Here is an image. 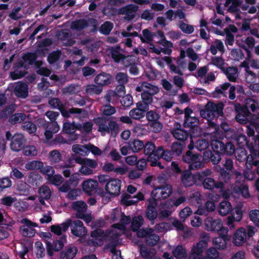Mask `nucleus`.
Wrapping results in <instances>:
<instances>
[{
  "label": "nucleus",
  "instance_id": "1",
  "mask_svg": "<svg viewBox=\"0 0 259 259\" xmlns=\"http://www.w3.org/2000/svg\"><path fill=\"white\" fill-rule=\"evenodd\" d=\"M208 246V243L205 240H200L192 247L189 259H217L219 256L218 250L210 247L206 251V256L202 255L203 252Z\"/></svg>",
  "mask_w": 259,
  "mask_h": 259
},
{
  "label": "nucleus",
  "instance_id": "2",
  "mask_svg": "<svg viewBox=\"0 0 259 259\" xmlns=\"http://www.w3.org/2000/svg\"><path fill=\"white\" fill-rule=\"evenodd\" d=\"M234 109L237 113L235 119L237 122L242 124H249L255 128L259 126V113L246 112L239 103H234Z\"/></svg>",
  "mask_w": 259,
  "mask_h": 259
},
{
  "label": "nucleus",
  "instance_id": "3",
  "mask_svg": "<svg viewBox=\"0 0 259 259\" xmlns=\"http://www.w3.org/2000/svg\"><path fill=\"white\" fill-rule=\"evenodd\" d=\"M224 104L222 102L217 103L208 101L204 106V108L200 111V116L207 120H212L223 115Z\"/></svg>",
  "mask_w": 259,
  "mask_h": 259
},
{
  "label": "nucleus",
  "instance_id": "4",
  "mask_svg": "<svg viewBox=\"0 0 259 259\" xmlns=\"http://www.w3.org/2000/svg\"><path fill=\"white\" fill-rule=\"evenodd\" d=\"M182 160L188 164L189 170H198L204 167L203 157L198 152L187 151L182 156Z\"/></svg>",
  "mask_w": 259,
  "mask_h": 259
},
{
  "label": "nucleus",
  "instance_id": "5",
  "mask_svg": "<svg viewBox=\"0 0 259 259\" xmlns=\"http://www.w3.org/2000/svg\"><path fill=\"white\" fill-rule=\"evenodd\" d=\"M212 150L220 152L221 154L231 155L235 152V147L231 142L225 143L220 140H212L211 142Z\"/></svg>",
  "mask_w": 259,
  "mask_h": 259
},
{
  "label": "nucleus",
  "instance_id": "6",
  "mask_svg": "<svg viewBox=\"0 0 259 259\" xmlns=\"http://www.w3.org/2000/svg\"><path fill=\"white\" fill-rule=\"evenodd\" d=\"M172 193V187L170 185L157 186L151 193V197L156 202L167 198Z\"/></svg>",
  "mask_w": 259,
  "mask_h": 259
},
{
  "label": "nucleus",
  "instance_id": "7",
  "mask_svg": "<svg viewBox=\"0 0 259 259\" xmlns=\"http://www.w3.org/2000/svg\"><path fill=\"white\" fill-rule=\"evenodd\" d=\"M205 226L208 231L223 232L228 233L227 227H223V224L220 219H213L211 217H207L204 222Z\"/></svg>",
  "mask_w": 259,
  "mask_h": 259
},
{
  "label": "nucleus",
  "instance_id": "8",
  "mask_svg": "<svg viewBox=\"0 0 259 259\" xmlns=\"http://www.w3.org/2000/svg\"><path fill=\"white\" fill-rule=\"evenodd\" d=\"M121 181L116 178L110 179L105 185L106 193L113 196H117L120 193Z\"/></svg>",
  "mask_w": 259,
  "mask_h": 259
},
{
  "label": "nucleus",
  "instance_id": "9",
  "mask_svg": "<svg viewBox=\"0 0 259 259\" xmlns=\"http://www.w3.org/2000/svg\"><path fill=\"white\" fill-rule=\"evenodd\" d=\"M199 123L198 118L194 116H191L185 119L184 126L190 128V136L191 138L192 137H197L199 135L198 132Z\"/></svg>",
  "mask_w": 259,
  "mask_h": 259
},
{
  "label": "nucleus",
  "instance_id": "10",
  "mask_svg": "<svg viewBox=\"0 0 259 259\" xmlns=\"http://www.w3.org/2000/svg\"><path fill=\"white\" fill-rule=\"evenodd\" d=\"M229 88V98L231 100H233L236 98V87L232 85L229 82H225L222 84L216 87L214 94H221L226 97L227 92L225 91Z\"/></svg>",
  "mask_w": 259,
  "mask_h": 259
},
{
  "label": "nucleus",
  "instance_id": "11",
  "mask_svg": "<svg viewBox=\"0 0 259 259\" xmlns=\"http://www.w3.org/2000/svg\"><path fill=\"white\" fill-rule=\"evenodd\" d=\"M138 7L134 4H128L118 10V14L125 15L123 17L124 20L130 21L135 17V13L137 11Z\"/></svg>",
  "mask_w": 259,
  "mask_h": 259
},
{
  "label": "nucleus",
  "instance_id": "12",
  "mask_svg": "<svg viewBox=\"0 0 259 259\" xmlns=\"http://www.w3.org/2000/svg\"><path fill=\"white\" fill-rule=\"evenodd\" d=\"M147 201L148 203L146 210L145 217L153 224L154 221L158 216V212L156 209L158 202L153 199H148Z\"/></svg>",
  "mask_w": 259,
  "mask_h": 259
},
{
  "label": "nucleus",
  "instance_id": "13",
  "mask_svg": "<svg viewBox=\"0 0 259 259\" xmlns=\"http://www.w3.org/2000/svg\"><path fill=\"white\" fill-rule=\"evenodd\" d=\"M144 195L143 193L139 192L136 195L134 196L133 198H136V200L132 199V196L126 193H123L121 197V203L126 206H129L137 204L140 201L144 199Z\"/></svg>",
  "mask_w": 259,
  "mask_h": 259
},
{
  "label": "nucleus",
  "instance_id": "14",
  "mask_svg": "<svg viewBox=\"0 0 259 259\" xmlns=\"http://www.w3.org/2000/svg\"><path fill=\"white\" fill-rule=\"evenodd\" d=\"M70 227L71 233L76 237H84L87 234V229L84 227L82 222L80 220L72 221Z\"/></svg>",
  "mask_w": 259,
  "mask_h": 259
},
{
  "label": "nucleus",
  "instance_id": "15",
  "mask_svg": "<svg viewBox=\"0 0 259 259\" xmlns=\"http://www.w3.org/2000/svg\"><path fill=\"white\" fill-rule=\"evenodd\" d=\"M26 139L21 134H16L13 136V139L11 142L10 147L13 151L19 152L25 146Z\"/></svg>",
  "mask_w": 259,
  "mask_h": 259
},
{
  "label": "nucleus",
  "instance_id": "16",
  "mask_svg": "<svg viewBox=\"0 0 259 259\" xmlns=\"http://www.w3.org/2000/svg\"><path fill=\"white\" fill-rule=\"evenodd\" d=\"M221 153L215 150L212 151H205L203 153V160L206 162H211L215 165L218 164L221 160Z\"/></svg>",
  "mask_w": 259,
  "mask_h": 259
},
{
  "label": "nucleus",
  "instance_id": "17",
  "mask_svg": "<svg viewBox=\"0 0 259 259\" xmlns=\"http://www.w3.org/2000/svg\"><path fill=\"white\" fill-rule=\"evenodd\" d=\"M245 147H239L235 149V152L234 154H235L236 159L238 161L240 162L246 161L247 163L251 164L255 157H252V160L250 158L252 157L251 153H250L249 155H247V152Z\"/></svg>",
  "mask_w": 259,
  "mask_h": 259
},
{
  "label": "nucleus",
  "instance_id": "18",
  "mask_svg": "<svg viewBox=\"0 0 259 259\" xmlns=\"http://www.w3.org/2000/svg\"><path fill=\"white\" fill-rule=\"evenodd\" d=\"M247 149L251 153V159L252 160L253 157H256L259 156V135L253 136L251 140L249 139Z\"/></svg>",
  "mask_w": 259,
  "mask_h": 259
},
{
  "label": "nucleus",
  "instance_id": "19",
  "mask_svg": "<svg viewBox=\"0 0 259 259\" xmlns=\"http://www.w3.org/2000/svg\"><path fill=\"white\" fill-rule=\"evenodd\" d=\"M191 170H185L182 173L181 182L185 187H189L193 186L196 182L197 176L193 175L190 171Z\"/></svg>",
  "mask_w": 259,
  "mask_h": 259
},
{
  "label": "nucleus",
  "instance_id": "20",
  "mask_svg": "<svg viewBox=\"0 0 259 259\" xmlns=\"http://www.w3.org/2000/svg\"><path fill=\"white\" fill-rule=\"evenodd\" d=\"M115 118L108 119V125H103V132L107 134L111 133L113 137H116L119 132V127L116 121L114 120Z\"/></svg>",
  "mask_w": 259,
  "mask_h": 259
},
{
  "label": "nucleus",
  "instance_id": "21",
  "mask_svg": "<svg viewBox=\"0 0 259 259\" xmlns=\"http://www.w3.org/2000/svg\"><path fill=\"white\" fill-rule=\"evenodd\" d=\"M72 220L67 219L61 224L53 225L50 227L51 231L58 236H61L62 232H65L71 225Z\"/></svg>",
  "mask_w": 259,
  "mask_h": 259
},
{
  "label": "nucleus",
  "instance_id": "22",
  "mask_svg": "<svg viewBox=\"0 0 259 259\" xmlns=\"http://www.w3.org/2000/svg\"><path fill=\"white\" fill-rule=\"evenodd\" d=\"M81 185L83 191L88 195L91 196L93 193L96 192L98 183L93 179H88L84 181Z\"/></svg>",
  "mask_w": 259,
  "mask_h": 259
},
{
  "label": "nucleus",
  "instance_id": "23",
  "mask_svg": "<svg viewBox=\"0 0 259 259\" xmlns=\"http://www.w3.org/2000/svg\"><path fill=\"white\" fill-rule=\"evenodd\" d=\"M14 94L18 98L25 99L28 96V87L23 82L19 81L14 88Z\"/></svg>",
  "mask_w": 259,
  "mask_h": 259
},
{
  "label": "nucleus",
  "instance_id": "24",
  "mask_svg": "<svg viewBox=\"0 0 259 259\" xmlns=\"http://www.w3.org/2000/svg\"><path fill=\"white\" fill-rule=\"evenodd\" d=\"M181 126L180 124L177 123L176 128L173 129L171 133L176 139L184 143V141L190 136V133L182 129Z\"/></svg>",
  "mask_w": 259,
  "mask_h": 259
},
{
  "label": "nucleus",
  "instance_id": "25",
  "mask_svg": "<svg viewBox=\"0 0 259 259\" xmlns=\"http://www.w3.org/2000/svg\"><path fill=\"white\" fill-rule=\"evenodd\" d=\"M247 236L245 229L240 228L237 230L235 233L233 238V241L235 245L239 246L245 242Z\"/></svg>",
  "mask_w": 259,
  "mask_h": 259
},
{
  "label": "nucleus",
  "instance_id": "26",
  "mask_svg": "<svg viewBox=\"0 0 259 259\" xmlns=\"http://www.w3.org/2000/svg\"><path fill=\"white\" fill-rule=\"evenodd\" d=\"M73 161L79 164L86 165L91 169L95 168L98 166V163L96 160L87 158H82L78 156H75L69 159V162L72 163Z\"/></svg>",
  "mask_w": 259,
  "mask_h": 259
},
{
  "label": "nucleus",
  "instance_id": "27",
  "mask_svg": "<svg viewBox=\"0 0 259 259\" xmlns=\"http://www.w3.org/2000/svg\"><path fill=\"white\" fill-rule=\"evenodd\" d=\"M144 153L145 155H148L147 161H151V159L154 156H158L157 153V149L154 143L151 141L147 142L144 144L143 147ZM157 158L158 157H156Z\"/></svg>",
  "mask_w": 259,
  "mask_h": 259
},
{
  "label": "nucleus",
  "instance_id": "28",
  "mask_svg": "<svg viewBox=\"0 0 259 259\" xmlns=\"http://www.w3.org/2000/svg\"><path fill=\"white\" fill-rule=\"evenodd\" d=\"M22 58L28 66L34 64L36 67H39L41 64L40 61H36L37 55L36 53L27 52L24 53Z\"/></svg>",
  "mask_w": 259,
  "mask_h": 259
},
{
  "label": "nucleus",
  "instance_id": "29",
  "mask_svg": "<svg viewBox=\"0 0 259 259\" xmlns=\"http://www.w3.org/2000/svg\"><path fill=\"white\" fill-rule=\"evenodd\" d=\"M219 234V236L215 237L213 239V243L215 247L219 249H224L226 247L227 241L229 240V237L227 233L223 234L224 232H222Z\"/></svg>",
  "mask_w": 259,
  "mask_h": 259
},
{
  "label": "nucleus",
  "instance_id": "30",
  "mask_svg": "<svg viewBox=\"0 0 259 259\" xmlns=\"http://www.w3.org/2000/svg\"><path fill=\"white\" fill-rule=\"evenodd\" d=\"M156 152L158 153L157 158H162L167 162L170 161L175 156L171 149H165L162 146H159Z\"/></svg>",
  "mask_w": 259,
  "mask_h": 259
},
{
  "label": "nucleus",
  "instance_id": "31",
  "mask_svg": "<svg viewBox=\"0 0 259 259\" xmlns=\"http://www.w3.org/2000/svg\"><path fill=\"white\" fill-rule=\"evenodd\" d=\"M42 178L40 175L36 171L29 173L27 179V183L32 186L38 187L42 182Z\"/></svg>",
  "mask_w": 259,
  "mask_h": 259
},
{
  "label": "nucleus",
  "instance_id": "32",
  "mask_svg": "<svg viewBox=\"0 0 259 259\" xmlns=\"http://www.w3.org/2000/svg\"><path fill=\"white\" fill-rule=\"evenodd\" d=\"M78 250L75 246H67L60 253V259H73Z\"/></svg>",
  "mask_w": 259,
  "mask_h": 259
},
{
  "label": "nucleus",
  "instance_id": "33",
  "mask_svg": "<svg viewBox=\"0 0 259 259\" xmlns=\"http://www.w3.org/2000/svg\"><path fill=\"white\" fill-rule=\"evenodd\" d=\"M142 101L138 102L139 106L149 109V105L153 102V96L149 91H144L141 94Z\"/></svg>",
  "mask_w": 259,
  "mask_h": 259
},
{
  "label": "nucleus",
  "instance_id": "34",
  "mask_svg": "<svg viewBox=\"0 0 259 259\" xmlns=\"http://www.w3.org/2000/svg\"><path fill=\"white\" fill-rule=\"evenodd\" d=\"M62 131L65 134L70 135L69 139L71 141H75L78 138L77 135L74 133V122H72V123L64 122Z\"/></svg>",
  "mask_w": 259,
  "mask_h": 259
},
{
  "label": "nucleus",
  "instance_id": "35",
  "mask_svg": "<svg viewBox=\"0 0 259 259\" xmlns=\"http://www.w3.org/2000/svg\"><path fill=\"white\" fill-rule=\"evenodd\" d=\"M95 83L100 86H105L111 83V76L106 73H102L97 75L95 78Z\"/></svg>",
  "mask_w": 259,
  "mask_h": 259
},
{
  "label": "nucleus",
  "instance_id": "36",
  "mask_svg": "<svg viewBox=\"0 0 259 259\" xmlns=\"http://www.w3.org/2000/svg\"><path fill=\"white\" fill-rule=\"evenodd\" d=\"M242 107L246 112H250L249 109L254 112L258 108V103L253 99L247 98L244 99V104L242 105Z\"/></svg>",
  "mask_w": 259,
  "mask_h": 259
},
{
  "label": "nucleus",
  "instance_id": "37",
  "mask_svg": "<svg viewBox=\"0 0 259 259\" xmlns=\"http://www.w3.org/2000/svg\"><path fill=\"white\" fill-rule=\"evenodd\" d=\"M148 109L139 106L137 103V108L131 110L129 113L130 117L136 120H140L145 116V112Z\"/></svg>",
  "mask_w": 259,
  "mask_h": 259
},
{
  "label": "nucleus",
  "instance_id": "38",
  "mask_svg": "<svg viewBox=\"0 0 259 259\" xmlns=\"http://www.w3.org/2000/svg\"><path fill=\"white\" fill-rule=\"evenodd\" d=\"M233 190L236 194L241 195L244 198H248L250 196L248 186L246 184L235 185Z\"/></svg>",
  "mask_w": 259,
  "mask_h": 259
},
{
  "label": "nucleus",
  "instance_id": "39",
  "mask_svg": "<svg viewBox=\"0 0 259 259\" xmlns=\"http://www.w3.org/2000/svg\"><path fill=\"white\" fill-rule=\"evenodd\" d=\"M101 111V115L105 116L106 118H115L112 116V115L116 113V110L115 107L111 106L110 104H105L103 105Z\"/></svg>",
  "mask_w": 259,
  "mask_h": 259
},
{
  "label": "nucleus",
  "instance_id": "40",
  "mask_svg": "<svg viewBox=\"0 0 259 259\" xmlns=\"http://www.w3.org/2000/svg\"><path fill=\"white\" fill-rule=\"evenodd\" d=\"M232 211L231 203L226 200L222 201L218 207V211L222 216H225Z\"/></svg>",
  "mask_w": 259,
  "mask_h": 259
},
{
  "label": "nucleus",
  "instance_id": "41",
  "mask_svg": "<svg viewBox=\"0 0 259 259\" xmlns=\"http://www.w3.org/2000/svg\"><path fill=\"white\" fill-rule=\"evenodd\" d=\"M120 50V47L119 46H116L110 49L111 58L116 63L121 62L124 57V54L119 53Z\"/></svg>",
  "mask_w": 259,
  "mask_h": 259
},
{
  "label": "nucleus",
  "instance_id": "42",
  "mask_svg": "<svg viewBox=\"0 0 259 259\" xmlns=\"http://www.w3.org/2000/svg\"><path fill=\"white\" fill-rule=\"evenodd\" d=\"M172 255L177 259L186 258L187 256V253L186 248L182 245H178L172 250Z\"/></svg>",
  "mask_w": 259,
  "mask_h": 259
},
{
  "label": "nucleus",
  "instance_id": "43",
  "mask_svg": "<svg viewBox=\"0 0 259 259\" xmlns=\"http://www.w3.org/2000/svg\"><path fill=\"white\" fill-rule=\"evenodd\" d=\"M234 139L239 147H246L249 142V139L244 134L237 133L234 135Z\"/></svg>",
  "mask_w": 259,
  "mask_h": 259
},
{
  "label": "nucleus",
  "instance_id": "44",
  "mask_svg": "<svg viewBox=\"0 0 259 259\" xmlns=\"http://www.w3.org/2000/svg\"><path fill=\"white\" fill-rule=\"evenodd\" d=\"M19 230L23 236L27 237H33L36 233L35 229L32 228L30 226L24 224L20 227Z\"/></svg>",
  "mask_w": 259,
  "mask_h": 259
},
{
  "label": "nucleus",
  "instance_id": "45",
  "mask_svg": "<svg viewBox=\"0 0 259 259\" xmlns=\"http://www.w3.org/2000/svg\"><path fill=\"white\" fill-rule=\"evenodd\" d=\"M144 142L138 139H135L128 143V148L133 152L136 153L142 150L144 147Z\"/></svg>",
  "mask_w": 259,
  "mask_h": 259
},
{
  "label": "nucleus",
  "instance_id": "46",
  "mask_svg": "<svg viewBox=\"0 0 259 259\" xmlns=\"http://www.w3.org/2000/svg\"><path fill=\"white\" fill-rule=\"evenodd\" d=\"M38 193L40 198L48 200L51 197L52 193L50 189L48 186L42 185L38 190Z\"/></svg>",
  "mask_w": 259,
  "mask_h": 259
},
{
  "label": "nucleus",
  "instance_id": "47",
  "mask_svg": "<svg viewBox=\"0 0 259 259\" xmlns=\"http://www.w3.org/2000/svg\"><path fill=\"white\" fill-rule=\"evenodd\" d=\"M89 26V24L85 19H79L73 22L71 28L73 30H81Z\"/></svg>",
  "mask_w": 259,
  "mask_h": 259
},
{
  "label": "nucleus",
  "instance_id": "48",
  "mask_svg": "<svg viewBox=\"0 0 259 259\" xmlns=\"http://www.w3.org/2000/svg\"><path fill=\"white\" fill-rule=\"evenodd\" d=\"M166 63L169 65L170 71L175 73L178 74L180 75H183V72L179 68H178L175 64H172V60L170 57L165 56L162 58Z\"/></svg>",
  "mask_w": 259,
  "mask_h": 259
},
{
  "label": "nucleus",
  "instance_id": "49",
  "mask_svg": "<svg viewBox=\"0 0 259 259\" xmlns=\"http://www.w3.org/2000/svg\"><path fill=\"white\" fill-rule=\"evenodd\" d=\"M185 145L184 142H174L171 146V150L175 156H179L182 153Z\"/></svg>",
  "mask_w": 259,
  "mask_h": 259
},
{
  "label": "nucleus",
  "instance_id": "50",
  "mask_svg": "<svg viewBox=\"0 0 259 259\" xmlns=\"http://www.w3.org/2000/svg\"><path fill=\"white\" fill-rule=\"evenodd\" d=\"M67 242V236L66 235H63L60 236L59 239H57L53 242L54 246V250L59 251L64 247V244Z\"/></svg>",
  "mask_w": 259,
  "mask_h": 259
},
{
  "label": "nucleus",
  "instance_id": "51",
  "mask_svg": "<svg viewBox=\"0 0 259 259\" xmlns=\"http://www.w3.org/2000/svg\"><path fill=\"white\" fill-rule=\"evenodd\" d=\"M144 219L142 215H138L133 219L131 227L134 231H136L143 225Z\"/></svg>",
  "mask_w": 259,
  "mask_h": 259
},
{
  "label": "nucleus",
  "instance_id": "52",
  "mask_svg": "<svg viewBox=\"0 0 259 259\" xmlns=\"http://www.w3.org/2000/svg\"><path fill=\"white\" fill-rule=\"evenodd\" d=\"M159 240V236L152 232L148 235L146 239H145V242L150 246H154L156 245Z\"/></svg>",
  "mask_w": 259,
  "mask_h": 259
},
{
  "label": "nucleus",
  "instance_id": "53",
  "mask_svg": "<svg viewBox=\"0 0 259 259\" xmlns=\"http://www.w3.org/2000/svg\"><path fill=\"white\" fill-rule=\"evenodd\" d=\"M113 27V23L110 21H106L99 28L100 32L104 35H108Z\"/></svg>",
  "mask_w": 259,
  "mask_h": 259
},
{
  "label": "nucleus",
  "instance_id": "54",
  "mask_svg": "<svg viewBox=\"0 0 259 259\" xmlns=\"http://www.w3.org/2000/svg\"><path fill=\"white\" fill-rule=\"evenodd\" d=\"M44 163L38 160H33L25 164V167L28 170H37L42 168Z\"/></svg>",
  "mask_w": 259,
  "mask_h": 259
},
{
  "label": "nucleus",
  "instance_id": "55",
  "mask_svg": "<svg viewBox=\"0 0 259 259\" xmlns=\"http://www.w3.org/2000/svg\"><path fill=\"white\" fill-rule=\"evenodd\" d=\"M186 200V198L184 196L179 197L178 198H177L175 201L169 200L164 203V207L169 208V206H171V207H172L173 206H178L182 203L185 202Z\"/></svg>",
  "mask_w": 259,
  "mask_h": 259
},
{
  "label": "nucleus",
  "instance_id": "56",
  "mask_svg": "<svg viewBox=\"0 0 259 259\" xmlns=\"http://www.w3.org/2000/svg\"><path fill=\"white\" fill-rule=\"evenodd\" d=\"M25 119V115L23 113H15L11 115L9 119V121L13 124L20 123Z\"/></svg>",
  "mask_w": 259,
  "mask_h": 259
},
{
  "label": "nucleus",
  "instance_id": "57",
  "mask_svg": "<svg viewBox=\"0 0 259 259\" xmlns=\"http://www.w3.org/2000/svg\"><path fill=\"white\" fill-rule=\"evenodd\" d=\"M62 155L57 150H54L49 153V159L51 163L59 162L62 159Z\"/></svg>",
  "mask_w": 259,
  "mask_h": 259
},
{
  "label": "nucleus",
  "instance_id": "58",
  "mask_svg": "<svg viewBox=\"0 0 259 259\" xmlns=\"http://www.w3.org/2000/svg\"><path fill=\"white\" fill-rule=\"evenodd\" d=\"M237 70V68L236 67H230L228 68L225 73L229 81L232 82H235L236 81V74Z\"/></svg>",
  "mask_w": 259,
  "mask_h": 259
},
{
  "label": "nucleus",
  "instance_id": "59",
  "mask_svg": "<svg viewBox=\"0 0 259 259\" xmlns=\"http://www.w3.org/2000/svg\"><path fill=\"white\" fill-rule=\"evenodd\" d=\"M87 207V204L82 201L73 202L72 204V208L76 211H85Z\"/></svg>",
  "mask_w": 259,
  "mask_h": 259
},
{
  "label": "nucleus",
  "instance_id": "60",
  "mask_svg": "<svg viewBox=\"0 0 259 259\" xmlns=\"http://www.w3.org/2000/svg\"><path fill=\"white\" fill-rule=\"evenodd\" d=\"M86 93L90 95H99L102 92V89L98 86L95 84H89L87 85Z\"/></svg>",
  "mask_w": 259,
  "mask_h": 259
},
{
  "label": "nucleus",
  "instance_id": "61",
  "mask_svg": "<svg viewBox=\"0 0 259 259\" xmlns=\"http://www.w3.org/2000/svg\"><path fill=\"white\" fill-rule=\"evenodd\" d=\"M61 55V53L60 51H54L49 54L47 60L50 64H54L59 60Z\"/></svg>",
  "mask_w": 259,
  "mask_h": 259
},
{
  "label": "nucleus",
  "instance_id": "62",
  "mask_svg": "<svg viewBox=\"0 0 259 259\" xmlns=\"http://www.w3.org/2000/svg\"><path fill=\"white\" fill-rule=\"evenodd\" d=\"M220 174L225 183H228L229 181L234 176L232 171L226 170L224 168H221Z\"/></svg>",
  "mask_w": 259,
  "mask_h": 259
},
{
  "label": "nucleus",
  "instance_id": "63",
  "mask_svg": "<svg viewBox=\"0 0 259 259\" xmlns=\"http://www.w3.org/2000/svg\"><path fill=\"white\" fill-rule=\"evenodd\" d=\"M17 189L21 195L27 196L30 193V186L26 183H22L19 184Z\"/></svg>",
  "mask_w": 259,
  "mask_h": 259
},
{
  "label": "nucleus",
  "instance_id": "64",
  "mask_svg": "<svg viewBox=\"0 0 259 259\" xmlns=\"http://www.w3.org/2000/svg\"><path fill=\"white\" fill-rule=\"evenodd\" d=\"M48 179L52 184L55 186H59L64 181L63 178L60 175L49 176Z\"/></svg>",
  "mask_w": 259,
  "mask_h": 259
}]
</instances>
